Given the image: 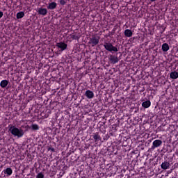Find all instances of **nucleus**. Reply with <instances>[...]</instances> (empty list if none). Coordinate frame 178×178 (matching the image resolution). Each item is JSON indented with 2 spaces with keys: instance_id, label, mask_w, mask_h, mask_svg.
<instances>
[{
  "instance_id": "f03ea898",
  "label": "nucleus",
  "mask_w": 178,
  "mask_h": 178,
  "mask_svg": "<svg viewBox=\"0 0 178 178\" xmlns=\"http://www.w3.org/2000/svg\"><path fill=\"white\" fill-rule=\"evenodd\" d=\"M104 47L106 51L108 52H118L119 51L118 47L113 46L111 42H104Z\"/></svg>"
},
{
  "instance_id": "cd10ccee",
  "label": "nucleus",
  "mask_w": 178,
  "mask_h": 178,
  "mask_svg": "<svg viewBox=\"0 0 178 178\" xmlns=\"http://www.w3.org/2000/svg\"><path fill=\"white\" fill-rule=\"evenodd\" d=\"M116 31V29L114 28L113 30V31Z\"/></svg>"
},
{
  "instance_id": "aec40b11",
  "label": "nucleus",
  "mask_w": 178,
  "mask_h": 178,
  "mask_svg": "<svg viewBox=\"0 0 178 178\" xmlns=\"http://www.w3.org/2000/svg\"><path fill=\"white\" fill-rule=\"evenodd\" d=\"M38 129H40V127L37 124H32V130H38Z\"/></svg>"
},
{
  "instance_id": "f3484780",
  "label": "nucleus",
  "mask_w": 178,
  "mask_h": 178,
  "mask_svg": "<svg viewBox=\"0 0 178 178\" xmlns=\"http://www.w3.org/2000/svg\"><path fill=\"white\" fill-rule=\"evenodd\" d=\"M168 49H169V44L168 43H164L162 44V51L163 52H168Z\"/></svg>"
},
{
  "instance_id": "4be33fe9",
  "label": "nucleus",
  "mask_w": 178,
  "mask_h": 178,
  "mask_svg": "<svg viewBox=\"0 0 178 178\" xmlns=\"http://www.w3.org/2000/svg\"><path fill=\"white\" fill-rule=\"evenodd\" d=\"M60 5H66V1L65 0H60Z\"/></svg>"
},
{
  "instance_id": "9b49d317",
  "label": "nucleus",
  "mask_w": 178,
  "mask_h": 178,
  "mask_svg": "<svg viewBox=\"0 0 178 178\" xmlns=\"http://www.w3.org/2000/svg\"><path fill=\"white\" fill-rule=\"evenodd\" d=\"M8 84H9V81L3 80L0 83V87H1V88H6V87L8 86Z\"/></svg>"
},
{
  "instance_id": "423d86ee",
  "label": "nucleus",
  "mask_w": 178,
  "mask_h": 178,
  "mask_svg": "<svg viewBox=\"0 0 178 178\" xmlns=\"http://www.w3.org/2000/svg\"><path fill=\"white\" fill-rule=\"evenodd\" d=\"M56 47L58 48H60V49H61V51H65V49H66L67 48V44L60 42L56 43Z\"/></svg>"
},
{
  "instance_id": "2eb2a0df",
  "label": "nucleus",
  "mask_w": 178,
  "mask_h": 178,
  "mask_svg": "<svg viewBox=\"0 0 178 178\" xmlns=\"http://www.w3.org/2000/svg\"><path fill=\"white\" fill-rule=\"evenodd\" d=\"M124 34L125 37H131L133 35V32L130 29H126Z\"/></svg>"
},
{
  "instance_id": "9d476101",
  "label": "nucleus",
  "mask_w": 178,
  "mask_h": 178,
  "mask_svg": "<svg viewBox=\"0 0 178 178\" xmlns=\"http://www.w3.org/2000/svg\"><path fill=\"white\" fill-rule=\"evenodd\" d=\"M56 6H58V4L56 3V2L53 1L49 3V6H47V9H50L51 10H52L54 9H56Z\"/></svg>"
},
{
  "instance_id": "6e6552de",
  "label": "nucleus",
  "mask_w": 178,
  "mask_h": 178,
  "mask_svg": "<svg viewBox=\"0 0 178 178\" xmlns=\"http://www.w3.org/2000/svg\"><path fill=\"white\" fill-rule=\"evenodd\" d=\"M38 15L45 16L47 13H48V10H47V8H40L38 10Z\"/></svg>"
},
{
  "instance_id": "5701e85b",
  "label": "nucleus",
  "mask_w": 178,
  "mask_h": 178,
  "mask_svg": "<svg viewBox=\"0 0 178 178\" xmlns=\"http://www.w3.org/2000/svg\"><path fill=\"white\" fill-rule=\"evenodd\" d=\"M47 151H51L52 152H55V149L53 147H48Z\"/></svg>"
},
{
  "instance_id": "20e7f679",
  "label": "nucleus",
  "mask_w": 178,
  "mask_h": 178,
  "mask_svg": "<svg viewBox=\"0 0 178 178\" xmlns=\"http://www.w3.org/2000/svg\"><path fill=\"white\" fill-rule=\"evenodd\" d=\"M108 60L111 65H115L119 62V58L115 55L110 54L108 56Z\"/></svg>"
},
{
  "instance_id": "f8f14e48",
  "label": "nucleus",
  "mask_w": 178,
  "mask_h": 178,
  "mask_svg": "<svg viewBox=\"0 0 178 178\" xmlns=\"http://www.w3.org/2000/svg\"><path fill=\"white\" fill-rule=\"evenodd\" d=\"M170 79H172L173 80L178 79V72L176 71L170 72Z\"/></svg>"
},
{
  "instance_id": "f257e3e1",
  "label": "nucleus",
  "mask_w": 178,
  "mask_h": 178,
  "mask_svg": "<svg viewBox=\"0 0 178 178\" xmlns=\"http://www.w3.org/2000/svg\"><path fill=\"white\" fill-rule=\"evenodd\" d=\"M8 131H10L13 136L17 137L18 138L24 136V131H23L22 128L19 129L12 124L8 125Z\"/></svg>"
},
{
  "instance_id": "ddd939ff",
  "label": "nucleus",
  "mask_w": 178,
  "mask_h": 178,
  "mask_svg": "<svg viewBox=\"0 0 178 178\" xmlns=\"http://www.w3.org/2000/svg\"><path fill=\"white\" fill-rule=\"evenodd\" d=\"M93 140H95V143H97V141H101V136H99L98 133L94 134Z\"/></svg>"
},
{
  "instance_id": "b1692460",
  "label": "nucleus",
  "mask_w": 178,
  "mask_h": 178,
  "mask_svg": "<svg viewBox=\"0 0 178 178\" xmlns=\"http://www.w3.org/2000/svg\"><path fill=\"white\" fill-rule=\"evenodd\" d=\"M3 16V12L0 11V19Z\"/></svg>"
},
{
  "instance_id": "0eeeda50",
  "label": "nucleus",
  "mask_w": 178,
  "mask_h": 178,
  "mask_svg": "<svg viewBox=\"0 0 178 178\" xmlns=\"http://www.w3.org/2000/svg\"><path fill=\"white\" fill-rule=\"evenodd\" d=\"M170 167V163L169 161H164L161 165V168L163 170H166V169H169Z\"/></svg>"
},
{
  "instance_id": "4468645a",
  "label": "nucleus",
  "mask_w": 178,
  "mask_h": 178,
  "mask_svg": "<svg viewBox=\"0 0 178 178\" xmlns=\"http://www.w3.org/2000/svg\"><path fill=\"white\" fill-rule=\"evenodd\" d=\"M142 106L143 108H149L151 106V101L147 100L142 103Z\"/></svg>"
},
{
  "instance_id": "a878e982",
  "label": "nucleus",
  "mask_w": 178,
  "mask_h": 178,
  "mask_svg": "<svg viewBox=\"0 0 178 178\" xmlns=\"http://www.w3.org/2000/svg\"><path fill=\"white\" fill-rule=\"evenodd\" d=\"M151 1V2H155V1H156V0H150Z\"/></svg>"
},
{
  "instance_id": "7ed1b4c3",
  "label": "nucleus",
  "mask_w": 178,
  "mask_h": 178,
  "mask_svg": "<svg viewBox=\"0 0 178 178\" xmlns=\"http://www.w3.org/2000/svg\"><path fill=\"white\" fill-rule=\"evenodd\" d=\"M88 44H90L92 47L98 45V44H99V38H97L95 35H92V38H90Z\"/></svg>"
},
{
  "instance_id": "393cba45",
  "label": "nucleus",
  "mask_w": 178,
  "mask_h": 178,
  "mask_svg": "<svg viewBox=\"0 0 178 178\" xmlns=\"http://www.w3.org/2000/svg\"><path fill=\"white\" fill-rule=\"evenodd\" d=\"M134 40H136V38H131L130 39L131 42H134Z\"/></svg>"
},
{
  "instance_id": "412c9836",
  "label": "nucleus",
  "mask_w": 178,
  "mask_h": 178,
  "mask_svg": "<svg viewBox=\"0 0 178 178\" xmlns=\"http://www.w3.org/2000/svg\"><path fill=\"white\" fill-rule=\"evenodd\" d=\"M36 178H44V174H42V172H39L36 176Z\"/></svg>"
},
{
  "instance_id": "39448f33",
  "label": "nucleus",
  "mask_w": 178,
  "mask_h": 178,
  "mask_svg": "<svg viewBox=\"0 0 178 178\" xmlns=\"http://www.w3.org/2000/svg\"><path fill=\"white\" fill-rule=\"evenodd\" d=\"M161 145H162V141L161 140H155L153 142L152 149H155V148H158V147H161Z\"/></svg>"
},
{
  "instance_id": "a211bd4d",
  "label": "nucleus",
  "mask_w": 178,
  "mask_h": 178,
  "mask_svg": "<svg viewBox=\"0 0 178 178\" xmlns=\"http://www.w3.org/2000/svg\"><path fill=\"white\" fill-rule=\"evenodd\" d=\"M24 17V12L21 11L17 13V19H23Z\"/></svg>"
},
{
  "instance_id": "dca6fc26",
  "label": "nucleus",
  "mask_w": 178,
  "mask_h": 178,
  "mask_svg": "<svg viewBox=\"0 0 178 178\" xmlns=\"http://www.w3.org/2000/svg\"><path fill=\"white\" fill-rule=\"evenodd\" d=\"M3 172L5 175H8V176H10L12 173H13V170H12V168H7L6 170H3Z\"/></svg>"
},
{
  "instance_id": "6ab92c4d",
  "label": "nucleus",
  "mask_w": 178,
  "mask_h": 178,
  "mask_svg": "<svg viewBox=\"0 0 178 178\" xmlns=\"http://www.w3.org/2000/svg\"><path fill=\"white\" fill-rule=\"evenodd\" d=\"M70 37L72 40H79V38H80V36L76 35H74V34L70 35Z\"/></svg>"
},
{
  "instance_id": "bb28decb",
  "label": "nucleus",
  "mask_w": 178,
  "mask_h": 178,
  "mask_svg": "<svg viewBox=\"0 0 178 178\" xmlns=\"http://www.w3.org/2000/svg\"><path fill=\"white\" fill-rule=\"evenodd\" d=\"M111 34L113 35V34H115V31L111 32Z\"/></svg>"
},
{
  "instance_id": "1a4fd4ad",
  "label": "nucleus",
  "mask_w": 178,
  "mask_h": 178,
  "mask_svg": "<svg viewBox=\"0 0 178 178\" xmlns=\"http://www.w3.org/2000/svg\"><path fill=\"white\" fill-rule=\"evenodd\" d=\"M85 95L89 99H91L94 97V92L90 90H88L86 91Z\"/></svg>"
}]
</instances>
